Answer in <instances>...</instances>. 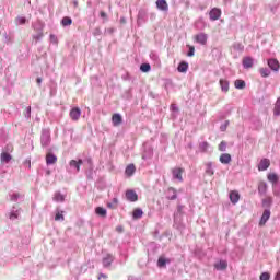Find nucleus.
I'll return each instance as SVG.
<instances>
[{"instance_id":"obj_1","label":"nucleus","mask_w":280,"mask_h":280,"mask_svg":"<svg viewBox=\"0 0 280 280\" xmlns=\"http://www.w3.org/2000/svg\"><path fill=\"white\" fill-rule=\"evenodd\" d=\"M40 145L42 148L51 145V130L49 128L42 129Z\"/></svg>"},{"instance_id":"obj_2","label":"nucleus","mask_w":280,"mask_h":280,"mask_svg":"<svg viewBox=\"0 0 280 280\" xmlns=\"http://www.w3.org/2000/svg\"><path fill=\"white\" fill-rule=\"evenodd\" d=\"M113 261H115V256L113 254H106L102 259L103 267L110 268Z\"/></svg>"},{"instance_id":"obj_3","label":"nucleus","mask_w":280,"mask_h":280,"mask_svg":"<svg viewBox=\"0 0 280 280\" xmlns=\"http://www.w3.org/2000/svg\"><path fill=\"white\" fill-rule=\"evenodd\" d=\"M70 119H72V121H79L80 117H82V109H80V107H73L70 110Z\"/></svg>"},{"instance_id":"obj_4","label":"nucleus","mask_w":280,"mask_h":280,"mask_svg":"<svg viewBox=\"0 0 280 280\" xmlns=\"http://www.w3.org/2000/svg\"><path fill=\"white\" fill-rule=\"evenodd\" d=\"M210 21H218L220 16H222V10L218 8H213L209 12Z\"/></svg>"},{"instance_id":"obj_5","label":"nucleus","mask_w":280,"mask_h":280,"mask_svg":"<svg viewBox=\"0 0 280 280\" xmlns=\"http://www.w3.org/2000/svg\"><path fill=\"white\" fill-rule=\"evenodd\" d=\"M183 172H185V170H183L180 167L173 168V171H172L173 178L175 180H178L179 183H183Z\"/></svg>"},{"instance_id":"obj_6","label":"nucleus","mask_w":280,"mask_h":280,"mask_svg":"<svg viewBox=\"0 0 280 280\" xmlns=\"http://www.w3.org/2000/svg\"><path fill=\"white\" fill-rule=\"evenodd\" d=\"M155 5L161 12H168L170 10V4H167L166 0H156Z\"/></svg>"},{"instance_id":"obj_7","label":"nucleus","mask_w":280,"mask_h":280,"mask_svg":"<svg viewBox=\"0 0 280 280\" xmlns=\"http://www.w3.org/2000/svg\"><path fill=\"white\" fill-rule=\"evenodd\" d=\"M209 36L206 33H199L195 35V43H198L199 45H207Z\"/></svg>"},{"instance_id":"obj_8","label":"nucleus","mask_w":280,"mask_h":280,"mask_svg":"<svg viewBox=\"0 0 280 280\" xmlns=\"http://www.w3.org/2000/svg\"><path fill=\"white\" fill-rule=\"evenodd\" d=\"M270 209H266L262 212L261 219L259 221V226H266V222H268V220H270Z\"/></svg>"},{"instance_id":"obj_9","label":"nucleus","mask_w":280,"mask_h":280,"mask_svg":"<svg viewBox=\"0 0 280 280\" xmlns=\"http://www.w3.org/2000/svg\"><path fill=\"white\" fill-rule=\"evenodd\" d=\"M267 65L271 69V71H279V68H280L279 60L275 58L268 59Z\"/></svg>"},{"instance_id":"obj_10","label":"nucleus","mask_w":280,"mask_h":280,"mask_svg":"<svg viewBox=\"0 0 280 280\" xmlns=\"http://www.w3.org/2000/svg\"><path fill=\"white\" fill-rule=\"evenodd\" d=\"M242 65L244 67V69H252L253 65H255V59H253V57H244Z\"/></svg>"},{"instance_id":"obj_11","label":"nucleus","mask_w":280,"mask_h":280,"mask_svg":"<svg viewBox=\"0 0 280 280\" xmlns=\"http://www.w3.org/2000/svg\"><path fill=\"white\" fill-rule=\"evenodd\" d=\"M58 163V156L54 153L46 154V165H56Z\"/></svg>"},{"instance_id":"obj_12","label":"nucleus","mask_w":280,"mask_h":280,"mask_svg":"<svg viewBox=\"0 0 280 280\" xmlns=\"http://www.w3.org/2000/svg\"><path fill=\"white\" fill-rule=\"evenodd\" d=\"M268 167H270V160H268L266 158L260 160V162L258 164L259 172H266V170H268Z\"/></svg>"},{"instance_id":"obj_13","label":"nucleus","mask_w":280,"mask_h":280,"mask_svg":"<svg viewBox=\"0 0 280 280\" xmlns=\"http://www.w3.org/2000/svg\"><path fill=\"white\" fill-rule=\"evenodd\" d=\"M126 198L129 200V202H137V200H139V196L135 190H127Z\"/></svg>"},{"instance_id":"obj_14","label":"nucleus","mask_w":280,"mask_h":280,"mask_svg":"<svg viewBox=\"0 0 280 280\" xmlns=\"http://www.w3.org/2000/svg\"><path fill=\"white\" fill-rule=\"evenodd\" d=\"M230 201L232 205H237L240 202V192L237 190L230 191Z\"/></svg>"},{"instance_id":"obj_15","label":"nucleus","mask_w":280,"mask_h":280,"mask_svg":"<svg viewBox=\"0 0 280 280\" xmlns=\"http://www.w3.org/2000/svg\"><path fill=\"white\" fill-rule=\"evenodd\" d=\"M32 28L34 32H43L45 30V23L40 20H37L35 23L32 24Z\"/></svg>"},{"instance_id":"obj_16","label":"nucleus","mask_w":280,"mask_h":280,"mask_svg":"<svg viewBox=\"0 0 280 280\" xmlns=\"http://www.w3.org/2000/svg\"><path fill=\"white\" fill-rule=\"evenodd\" d=\"M122 122H124V118L121 117L120 114H114L112 116L113 126H121Z\"/></svg>"},{"instance_id":"obj_17","label":"nucleus","mask_w":280,"mask_h":280,"mask_svg":"<svg viewBox=\"0 0 280 280\" xmlns=\"http://www.w3.org/2000/svg\"><path fill=\"white\" fill-rule=\"evenodd\" d=\"M220 163H222V165H229V163H231L232 158L231 154L229 153H223L220 155L219 158Z\"/></svg>"},{"instance_id":"obj_18","label":"nucleus","mask_w":280,"mask_h":280,"mask_svg":"<svg viewBox=\"0 0 280 280\" xmlns=\"http://www.w3.org/2000/svg\"><path fill=\"white\" fill-rule=\"evenodd\" d=\"M167 264H172V259L165 258V257H163V256H161V257L158 259V267H159V268H165V266H167Z\"/></svg>"},{"instance_id":"obj_19","label":"nucleus","mask_w":280,"mask_h":280,"mask_svg":"<svg viewBox=\"0 0 280 280\" xmlns=\"http://www.w3.org/2000/svg\"><path fill=\"white\" fill-rule=\"evenodd\" d=\"M268 191V184H266V182H260L258 184V194H260V196H266Z\"/></svg>"},{"instance_id":"obj_20","label":"nucleus","mask_w":280,"mask_h":280,"mask_svg":"<svg viewBox=\"0 0 280 280\" xmlns=\"http://www.w3.org/2000/svg\"><path fill=\"white\" fill-rule=\"evenodd\" d=\"M188 70H189V63L187 61L179 62L177 67V71L179 73H187Z\"/></svg>"},{"instance_id":"obj_21","label":"nucleus","mask_w":280,"mask_h":280,"mask_svg":"<svg viewBox=\"0 0 280 280\" xmlns=\"http://www.w3.org/2000/svg\"><path fill=\"white\" fill-rule=\"evenodd\" d=\"M82 163H83L82 160H79V161L71 160L69 162V165L70 167L74 168V172L78 174V172H80V165H82Z\"/></svg>"},{"instance_id":"obj_22","label":"nucleus","mask_w":280,"mask_h":280,"mask_svg":"<svg viewBox=\"0 0 280 280\" xmlns=\"http://www.w3.org/2000/svg\"><path fill=\"white\" fill-rule=\"evenodd\" d=\"M215 270H226L229 268V262L226 260H220L214 264Z\"/></svg>"},{"instance_id":"obj_23","label":"nucleus","mask_w":280,"mask_h":280,"mask_svg":"<svg viewBox=\"0 0 280 280\" xmlns=\"http://www.w3.org/2000/svg\"><path fill=\"white\" fill-rule=\"evenodd\" d=\"M166 198L167 200H176L178 198V195L176 192V189L174 188H168L166 192Z\"/></svg>"},{"instance_id":"obj_24","label":"nucleus","mask_w":280,"mask_h":280,"mask_svg":"<svg viewBox=\"0 0 280 280\" xmlns=\"http://www.w3.org/2000/svg\"><path fill=\"white\" fill-rule=\"evenodd\" d=\"M269 183L272 184V186L275 185H279V175H277V173H270L268 176H267Z\"/></svg>"},{"instance_id":"obj_25","label":"nucleus","mask_w":280,"mask_h":280,"mask_svg":"<svg viewBox=\"0 0 280 280\" xmlns=\"http://www.w3.org/2000/svg\"><path fill=\"white\" fill-rule=\"evenodd\" d=\"M219 84L221 86V91L223 93H229V80L226 79H220Z\"/></svg>"},{"instance_id":"obj_26","label":"nucleus","mask_w":280,"mask_h":280,"mask_svg":"<svg viewBox=\"0 0 280 280\" xmlns=\"http://www.w3.org/2000/svg\"><path fill=\"white\" fill-rule=\"evenodd\" d=\"M133 220H141L143 218V210L140 208H136L132 212Z\"/></svg>"},{"instance_id":"obj_27","label":"nucleus","mask_w":280,"mask_h":280,"mask_svg":"<svg viewBox=\"0 0 280 280\" xmlns=\"http://www.w3.org/2000/svg\"><path fill=\"white\" fill-rule=\"evenodd\" d=\"M0 160H1V163H10L12 161V155L8 152H2Z\"/></svg>"},{"instance_id":"obj_28","label":"nucleus","mask_w":280,"mask_h":280,"mask_svg":"<svg viewBox=\"0 0 280 280\" xmlns=\"http://www.w3.org/2000/svg\"><path fill=\"white\" fill-rule=\"evenodd\" d=\"M135 172H137V167L135 166V164H129L125 170L126 176H132Z\"/></svg>"},{"instance_id":"obj_29","label":"nucleus","mask_w":280,"mask_h":280,"mask_svg":"<svg viewBox=\"0 0 280 280\" xmlns=\"http://www.w3.org/2000/svg\"><path fill=\"white\" fill-rule=\"evenodd\" d=\"M206 174L208 176H213V174H215V172L213 171V162L206 163Z\"/></svg>"},{"instance_id":"obj_30","label":"nucleus","mask_w":280,"mask_h":280,"mask_svg":"<svg viewBox=\"0 0 280 280\" xmlns=\"http://www.w3.org/2000/svg\"><path fill=\"white\" fill-rule=\"evenodd\" d=\"M234 86H235V89H238V90L246 89V81H244L242 79H237L234 82Z\"/></svg>"},{"instance_id":"obj_31","label":"nucleus","mask_w":280,"mask_h":280,"mask_svg":"<svg viewBox=\"0 0 280 280\" xmlns=\"http://www.w3.org/2000/svg\"><path fill=\"white\" fill-rule=\"evenodd\" d=\"M196 30H205L207 27V23H205V20L199 19L195 23Z\"/></svg>"},{"instance_id":"obj_32","label":"nucleus","mask_w":280,"mask_h":280,"mask_svg":"<svg viewBox=\"0 0 280 280\" xmlns=\"http://www.w3.org/2000/svg\"><path fill=\"white\" fill-rule=\"evenodd\" d=\"M52 200L55 202H65V195H62L60 191L55 192Z\"/></svg>"},{"instance_id":"obj_33","label":"nucleus","mask_w":280,"mask_h":280,"mask_svg":"<svg viewBox=\"0 0 280 280\" xmlns=\"http://www.w3.org/2000/svg\"><path fill=\"white\" fill-rule=\"evenodd\" d=\"M273 115L275 117H280V97L276 101L275 107H273Z\"/></svg>"},{"instance_id":"obj_34","label":"nucleus","mask_w":280,"mask_h":280,"mask_svg":"<svg viewBox=\"0 0 280 280\" xmlns=\"http://www.w3.org/2000/svg\"><path fill=\"white\" fill-rule=\"evenodd\" d=\"M150 58L153 60L154 65H161V58L155 51L150 52Z\"/></svg>"},{"instance_id":"obj_35","label":"nucleus","mask_w":280,"mask_h":280,"mask_svg":"<svg viewBox=\"0 0 280 280\" xmlns=\"http://www.w3.org/2000/svg\"><path fill=\"white\" fill-rule=\"evenodd\" d=\"M63 213H65L63 211L57 210L56 215H55V221L56 222H65V214Z\"/></svg>"},{"instance_id":"obj_36","label":"nucleus","mask_w":280,"mask_h":280,"mask_svg":"<svg viewBox=\"0 0 280 280\" xmlns=\"http://www.w3.org/2000/svg\"><path fill=\"white\" fill-rule=\"evenodd\" d=\"M19 215H21V210H14L13 207V210L9 214L10 220H18Z\"/></svg>"},{"instance_id":"obj_37","label":"nucleus","mask_w":280,"mask_h":280,"mask_svg":"<svg viewBox=\"0 0 280 280\" xmlns=\"http://www.w3.org/2000/svg\"><path fill=\"white\" fill-rule=\"evenodd\" d=\"M71 23H73V20H71V18L69 16H65L62 20H61V25L63 27H69V25H71Z\"/></svg>"},{"instance_id":"obj_38","label":"nucleus","mask_w":280,"mask_h":280,"mask_svg":"<svg viewBox=\"0 0 280 280\" xmlns=\"http://www.w3.org/2000/svg\"><path fill=\"white\" fill-rule=\"evenodd\" d=\"M95 213L96 215H101V218H106V209L102 208V207H97L95 209Z\"/></svg>"},{"instance_id":"obj_39","label":"nucleus","mask_w":280,"mask_h":280,"mask_svg":"<svg viewBox=\"0 0 280 280\" xmlns=\"http://www.w3.org/2000/svg\"><path fill=\"white\" fill-rule=\"evenodd\" d=\"M273 196L280 198V183L272 186Z\"/></svg>"},{"instance_id":"obj_40","label":"nucleus","mask_w":280,"mask_h":280,"mask_svg":"<svg viewBox=\"0 0 280 280\" xmlns=\"http://www.w3.org/2000/svg\"><path fill=\"white\" fill-rule=\"evenodd\" d=\"M259 73H260L261 78H268V75H270V69H268V68H260L259 69Z\"/></svg>"},{"instance_id":"obj_41","label":"nucleus","mask_w":280,"mask_h":280,"mask_svg":"<svg viewBox=\"0 0 280 280\" xmlns=\"http://www.w3.org/2000/svg\"><path fill=\"white\" fill-rule=\"evenodd\" d=\"M207 150H209V142L203 141L199 144V151L200 152H207Z\"/></svg>"},{"instance_id":"obj_42","label":"nucleus","mask_w":280,"mask_h":280,"mask_svg":"<svg viewBox=\"0 0 280 280\" xmlns=\"http://www.w3.org/2000/svg\"><path fill=\"white\" fill-rule=\"evenodd\" d=\"M272 206V197H266L262 199V207H271Z\"/></svg>"},{"instance_id":"obj_43","label":"nucleus","mask_w":280,"mask_h":280,"mask_svg":"<svg viewBox=\"0 0 280 280\" xmlns=\"http://www.w3.org/2000/svg\"><path fill=\"white\" fill-rule=\"evenodd\" d=\"M119 200L117 198H114L112 202L107 203L108 209H117Z\"/></svg>"},{"instance_id":"obj_44","label":"nucleus","mask_w":280,"mask_h":280,"mask_svg":"<svg viewBox=\"0 0 280 280\" xmlns=\"http://www.w3.org/2000/svg\"><path fill=\"white\" fill-rule=\"evenodd\" d=\"M15 23H16V25H25V23H27V19H25L23 16H18L15 19Z\"/></svg>"},{"instance_id":"obj_45","label":"nucleus","mask_w":280,"mask_h":280,"mask_svg":"<svg viewBox=\"0 0 280 280\" xmlns=\"http://www.w3.org/2000/svg\"><path fill=\"white\" fill-rule=\"evenodd\" d=\"M44 36H45V34L43 33V31H39V32H37V34L33 35V40L38 43V40H40Z\"/></svg>"},{"instance_id":"obj_46","label":"nucleus","mask_w":280,"mask_h":280,"mask_svg":"<svg viewBox=\"0 0 280 280\" xmlns=\"http://www.w3.org/2000/svg\"><path fill=\"white\" fill-rule=\"evenodd\" d=\"M151 67L150 63H142L140 66V71H142V73H148V71H150Z\"/></svg>"},{"instance_id":"obj_47","label":"nucleus","mask_w":280,"mask_h":280,"mask_svg":"<svg viewBox=\"0 0 280 280\" xmlns=\"http://www.w3.org/2000/svg\"><path fill=\"white\" fill-rule=\"evenodd\" d=\"M9 196H10V200L12 202H16L19 200V198H21V194H19V192H13V194H10Z\"/></svg>"},{"instance_id":"obj_48","label":"nucleus","mask_w":280,"mask_h":280,"mask_svg":"<svg viewBox=\"0 0 280 280\" xmlns=\"http://www.w3.org/2000/svg\"><path fill=\"white\" fill-rule=\"evenodd\" d=\"M233 49H235V51H244V45H242V43H235L233 44Z\"/></svg>"},{"instance_id":"obj_49","label":"nucleus","mask_w":280,"mask_h":280,"mask_svg":"<svg viewBox=\"0 0 280 280\" xmlns=\"http://www.w3.org/2000/svg\"><path fill=\"white\" fill-rule=\"evenodd\" d=\"M226 141H221V143L219 144V151L226 152Z\"/></svg>"},{"instance_id":"obj_50","label":"nucleus","mask_w":280,"mask_h":280,"mask_svg":"<svg viewBox=\"0 0 280 280\" xmlns=\"http://www.w3.org/2000/svg\"><path fill=\"white\" fill-rule=\"evenodd\" d=\"M189 51L187 52V56L191 58L194 54H196V48L194 46L188 45Z\"/></svg>"},{"instance_id":"obj_51","label":"nucleus","mask_w":280,"mask_h":280,"mask_svg":"<svg viewBox=\"0 0 280 280\" xmlns=\"http://www.w3.org/2000/svg\"><path fill=\"white\" fill-rule=\"evenodd\" d=\"M5 43H13L14 36L9 35L8 33L4 34Z\"/></svg>"},{"instance_id":"obj_52","label":"nucleus","mask_w":280,"mask_h":280,"mask_svg":"<svg viewBox=\"0 0 280 280\" xmlns=\"http://www.w3.org/2000/svg\"><path fill=\"white\" fill-rule=\"evenodd\" d=\"M260 280H270V273L269 272H262L260 275Z\"/></svg>"},{"instance_id":"obj_53","label":"nucleus","mask_w":280,"mask_h":280,"mask_svg":"<svg viewBox=\"0 0 280 280\" xmlns=\"http://www.w3.org/2000/svg\"><path fill=\"white\" fill-rule=\"evenodd\" d=\"M50 43H54V45H58V37L54 34H50Z\"/></svg>"},{"instance_id":"obj_54","label":"nucleus","mask_w":280,"mask_h":280,"mask_svg":"<svg viewBox=\"0 0 280 280\" xmlns=\"http://www.w3.org/2000/svg\"><path fill=\"white\" fill-rule=\"evenodd\" d=\"M25 117L27 119H30L32 117V107L31 106L26 107Z\"/></svg>"},{"instance_id":"obj_55","label":"nucleus","mask_w":280,"mask_h":280,"mask_svg":"<svg viewBox=\"0 0 280 280\" xmlns=\"http://www.w3.org/2000/svg\"><path fill=\"white\" fill-rule=\"evenodd\" d=\"M226 128H229V120H226L224 125H221L220 127L221 132H225Z\"/></svg>"},{"instance_id":"obj_56","label":"nucleus","mask_w":280,"mask_h":280,"mask_svg":"<svg viewBox=\"0 0 280 280\" xmlns=\"http://www.w3.org/2000/svg\"><path fill=\"white\" fill-rule=\"evenodd\" d=\"M102 279H108V276L105 275V273H100L98 275V280H102Z\"/></svg>"},{"instance_id":"obj_57","label":"nucleus","mask_w":280,"mask_h":280,"mask_svg":"<svg viewBox=\"0 0 280 280\" xmlns=\"http://www.w3.org/2000/svg\"><path fill=\"white\" fill-rule=\"evenodd\" d=\"M93 34L94 36H100V34H102V31L100 28H95Z\"/></svg>"},{"instance_id":"obj_58","label":"nucleus","mask_w":280,"mask_h":280,"mask_svg":"<svg viewBox=\"0 0 280 280\" xmlns=\"http://www.w3.org/2000/svg\"><path fill=\"white\" fill-rule=\"evenodd\" d=\"M171 110H174L175 113L178 112V107L176 106V104L171 105Z\"/></svg>"},{"instance_id":"obj_59","label":"nucleus","mask_w":280,"mask_h":280,"mask_svg":"<svg viewBox=\"0 0 280 280\" xmlns=\"http://www.w3.org/2000/svg\"><path fill=\"white\" fill-rule=\"evenodd\" d=\"M100 15H101V19H106L107 18L106 12H104V11H101Z\"/></svg>"},{"instance_id":"obj_60","label":"nucleus","mask_w":280,"mask_h":280,"mask_svg":"<svg viewBox=\"0 0 280 280\" xmlns=\"http://www.w3.org/2000/svg\"><path fill=\"white\" fill-rule=\"evenodd\" d=\"M36 82H37V84L40 86V84H43V79H42V78H37V79H36Z\"/></svg>"},{"instance_id":"obj_61","label":"nucleus","mask_w":280,"mask_h":280,"mask_svg":"<svg viewBox=\"0 0 280 280\" xmlns=\"http://www.w3.org/2000/svg\"><path fill=\"white\" fill-rule=\"evenodd\" d=\"M7 150H8L9 152H12V151L14 150V148H13L12 145H7Z\"/></svg>"},{"instance_id":"obj_62","label":"nucleus","mask_w":280,"mask_h":280,"mask_svg":"<svg viewBox=\"0 0 280 280\" xmlns=\"http://www.w3.org/2000/svg\"><path fill=\"white\" fill-rule=\"evenodd\" d=\"M187 148H189V150H192V149H194V143L189 142V143L187 144Z\"/></svg>"},{"instance_id":"obj_63","label":"nucleus","mask_w":280,"mask_h":280,"mask_svg":"<svg viewBox=\"0 0 280 280\" xmlns=\"http://www.w3.org/2000/svg\"><path fill=\"white\" fill-rule=\"evenodd\" d=\"M275 280H280V271L277 272Z\"/></svg>"},{"instance_id":"obj_64","label":"nucleus","mask_w":280,"mask_h":280,"mask_svg":"<svg viewBox=\"0 0 280 280\" xmlns=\"http://www.w3.org/2000/svg\"><path fill=\"white\" fill-rule=\"evenodd\" d=\"M74 5L78 7V2H74Z\"/></svg>"}]
</instances>
